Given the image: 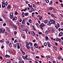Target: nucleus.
Instances as JSON below:
<instances>
[{
    "label": "nucleus",
    "instance_id": "1",
    "mask_svg": "<svg viewBox=\"0 0 63 63\" xmlns=\"http://www.w3.org/2000/svg\"><path fill=\"white\" fill-rule=\"evenodd\" d=\"M50 21H49L48 23L47 24V25L50 26L51 25V24H55V21L54 19H50Z\"/></svg>",
    "mask_w": 63,
    "mask_h": 63
},
{
    "label": "nucleus",
    "instance_id": "2",
    "mask_svg": "<svg viewBox=\"0 0 63 63\" xmlns=\"http://www.w3.org/2000/svg\"><path fill=\"white\" fill-rule=\"evenodd\" d=\"M45 26V25L44 24V23H42L39 25V27L42 30H43V27Z\"/></svg>",
    "mask_w": 63,
    "mask_h": 63
},
{
    "label": "nucleus",
    "instance_id": "3",
    "mask_svg": "<svg viewBox=\"0 0 63 63\" xmlns=\"http://www.w3.org/2000/svg\"><path fill=\"white\" fill-rule=\"evenodd\" d=\"M5 29H4L3 30V29L2 28H0V31L1 34H2H2H4V32H5Z\"/></svg>",
    "mask_w": 63,
    "mask_h": 63
},
{
    "label": "nucleus",
    "instance_id": "4",
    "mask_svg": "<svg viewBox=\"0 0 63 63\" xmlns=\"http://www.w3.org/2000/svg\"><path fill=\"white\" fill-rule=\"evenodd\" d=\"M21 36L24 39L25 38V35H24V33H22L21 34Z\"/></svg>",
    "mask_w": 63,
    "mask_h": 63
},
{
    "label": "nucleus",
    "instance_id": "5",
    "mask_svg": "<svg viewBox=\"0 0 63 63\" xmlns=\"http://www.w3.org/2000/svg\"><path fill=\"white\" fill-rule=\"evenodd\" d=\"M11 25L12 27H14V28L15 29H17V27H16V26H14L12 24H11Z\"/></svg>",
    "mask_w": 63,
    "mask_h": 63
},
{
    "label": "nucleus",
    "instance_id": "6",
    "mask_svg": "<svg viewBox=\"0 0 63 63\" xmlns=\"http://www.w3.org/2000/svg\"><path fill=\"white\" fill-rule=\"evenodd\" d=\"M47 44H48V47H51V45H50V43H49L48 42H47Z\"/></svg>",
    "mask_w": 63,
    "mask_h": 63
},
{
    "label": "nucleus",
    "instance_id": "7",
    "mask_svg": "<svg viewBox=\"0 0 63 63\" xmlns=\"http://www.w3.org/2000/svg\"><path fill=\"white\" fill-rule=\"evenodd\" d=\"M63 35V32H61L59 34V36H62Z\"/></svg>",
    "mask_w": 63,
    "mask_h": 63
},
{
    "label": "nucleus",
    "instance_id": "8",
    "mask_svg": "<svg viewBox=\"0 0 63 63\" xmlns=\"http://www.w3.org/2000/svg\"><path fill=\"white\" fill-rule=\"evenodd\" d=\"M5 57L6 58H8H8H10V56L7 55H5Z\"/></svg>",
    "mask_w": 63,
    "mask_h": 63
},
{
    "label": "nucleus",
    "instance_id": "9",
    "mask_svg": "<svg viewBox=\"0 0 63 63\" xmlns=\"http://www.w3.org/2000/svg\"><path fill=\"white\" fill-rule=\"evenodd\" d=\"M32 34L33 36H34L35 35V32H34L33 31L32 32Z\"/></svg>",
    "mask_w": 63,
    "mask_h": 63
},
{
    "label": "nucleus",
    "instance_id": "10",
    "mask_svg": "<svg viewBox=\"0 0 63 63\" xmlns=\"http://www.w3.org/2000/svg\"><path fill=\"white\" fill-rule=\"evenodd\" d=\"M52 17H54L55 18H56V17L55 16H54V15L52 14H51L50 15Z\"/></svg>",
    "mask_w": 63,
    "mask_h": 63
},
{
    "label": "nucleus",
    "instance_id": "11",
    "mask_svg": "<svg viewBox=\"0 0 63 63\" xmlns=\"http://www.w3.org/2000/svg\"><path fill=\"white\" fill-rule=\"evenodd\" d=\"M9 47H10V48L12 47V43H9Z\"/></svg>",
    "mask_w": 63,
    "mask_h": 63
},
{
    "label": "nucleus",
    "instance_id": "12",
    "mask_svg": "<svg viewBox=\"0 0 63 63\" xmlns=\"http://www.w3.org/2000/svg\"><path fill=\"white\" fill-rule=\"evenodd\" d=\"M48 9L50 11V10H52L53 9V8L52 7H49Z\"/></svg>",
    "mask_w": 63,
    "mask_h": 63
},
{
    "label": "nucleus",
    "instance_id": "13",
    "mask_svg": "<svg viewBox=\"0 0 63 63\" xmlns=\"http://www.w3.org/2000/svg\"><path fill=\"white\" fill-rule=\"evenodd\" d=\"M6 31H7V32H10V30L8 28H6Z\"/></svg>",
    "mask_w": 63,
    "mask_h": 63
},
{
    "label": "nucleus",
    "instance_id": "14",
    "mask_svg": "<svg viewBox=\"0 0 63 63\" xmlns=\"http://www.w3.org/2000/svg\"><path fill=\"white\" fill-rule=\"evenodd\" d=\"M29 15V13H25L24 14V15L25 16H28V15Z\"/></svg>",
    "mask_w": 63,
    "mask_h": 63
},
{
    "label": "nucleus",
    "instance_id": "15",
    "mask_svg": "<svg viewBox=\"0 0 63 63\" xmlns=\"http://www.w3.org/2000/svg\"><path fill=\"white\" fill-rule=\"evenodd\" d=\"M5 5L6 6V7H7V6H8V2L7 1H6L5 2Z\"/></svg>",
    "mask_w": 63,
    "mask_h": 63
},
{
    "label": "nucleus",
    "instance_id": "16",
    "mask_svg": "<svg viewBox=\"0 0 63 63\" xmlns=\"http://www.w3.org/2000/svg\"><path fill=\"white\" fill-rule=\"evenodd\" d=\"M52 3H53L52 1H51L49 3V5H51V4H52Z\"/></svg>",
    "mask_w": 63,
    "mask_h": 63
},
{
    "label": "nucleus",
    "instance_id": "17",
    "mask_svg": "<svg viewBox=\"0 0 63 63\" xmlns=\"http://www.w3.org/2000/svg\"><path fill=\"white\" fill-rule=\"evenodd\" d=\"M22 24H25V21L24 20H23L22 22Z\"/></svg>",
    "mask_w": 63,
    "mask_h": 63
},
{
    "label": "nucleus",
    "instance_id": "18",
    "mask_svg": "<svg viewBox=\"0 0 63 63\" xmlns=\"http://www.w3.org/2000/svg\"><path fill=\"white\" fill-rule=\"evenodd\" d=\"M14 15H18V12H17V11H16L15 12Z\"/></svg>",
    "mask_w": 63,
    "mask_h": 63
},
{
    "label": "nucleus",
    "instance_id": "19",
    "mask_svg": "<svg viewBox=\"0 0 63 63\" xmlns=\"http://www.w3.org/2000/svg\"><path fill=\"white\" fill-rule=\"evenodd\" d=\"M29 21L30 23H32V20L30 19L29 20Z\"/></svg>",
    "mask_w": 63,
    "mask_h": 63
},
{
    "label": "nucleus",
    "instance_id": "20",
    "mask_svg": "<svg viewBox=\"0 0 63 63\" xmlns=\"http://www.w3.org/2000/svg\"><path fill=\"white\" fill-rule=\"evenodd\" d=\"M44 46L45 47H46L47 46V43L46 42H45L44 44Z\"/></svg>",
    "mask_w": 63,
    "mask_h": 63
},
{
    "label": "nucleus",
    "instance_id": "21",
    "mask_svg": "<svg viewBox=\"0 0 63 63\" xmlns=\"http://www.w3.org/2000/svg\"><path fill=\"white\" fill-rule=\"evenodd\" d=\"M45 2L47 3H48L49 2V0H45Z\"/></svg>",
    "mask_w": 63,
    "mask_h": 63
},
{
    "label": "nucleus",
    "instance_id": "22",
    "mask_svg": "<svg viewBox=\"0 0 63 63\" xmlns=\"http://www.w3.org/2000/svg\"><path fill=\"white\" fill-rule=\"evenodd\" d=\"M2 8H5V4L2 5Z\"/></svg>",
    "mask_w": 63,
    "mask_h": 63
},
{
    "label": "nucleus",
    "instance_id": "23",
    "mask_svg": "<svg viewBox=\"0 0 63 63\" xmlns=\"http://www.w3.org/2000/svg\"><path fill=\"white\" fill-rule=\"evenodd\" d=\"M26 47H27V49H28V50L30 48V47H29V46H28L26 45Z\"/></svg>",
    "mask_w": 63,
    "mask_h": 63
},
{
    "label": "nucleus",
    "instance_id": "24",
    "mask_svg": "<svg viewBox=\"0 0 63 63\" xmlns=\"http://www.w3.org/2000/svg\"><path fill=\"white\" fill-rule=\"evenodd\" d=\"M24 31H25V32H27V33H28V32H27V31H28L27 29H24Z\"/></svg>",
    "mask_w": 63,
    "mask_h": 63
},
{
    "label": "nucleus",
    "instance_id": "25",
    "mask_svg": "<svg viewBox=\"0 0 63 63\" xmlns=\"http://www.w3.org/2000/svg\"><path fill=\"white\" fill-rule=\"evenodd\" d=\"M10 5L9 4L7 7V9H9V8H10Z\"/></svg>",
    "mask_w": 63,
    "mask_h": 63
},
{
    "label": "nucleus",
    "instance_id": "26",
    "mask_svg": "<svg viewBox=\"0 0 63 63\" xmlns=\"http://www.w3.org/2000/svg\"><path fill=\"white\" fill-rule=\"evenodd\" d=\"M2 16L3 18H4V19H6V18H7V17H6V16H5L4 15H3Z\"/></svg>",
    "mask_w": 63,
    "mask_h": 63
},
{
    "label": "nucleus",
    "instance_id": "27",
    "mask_svg": "<svg viewBox=\"0 0 63 63\" xmlns=\"http://www.w3.org/2000/svg\"><path fill=\"white\" fill-rule=\"evenodd\" d=\"M10 19H12L14 17V16H10Z\"/></svg>",
    "mask_w": 63,
    "mask_h": 63
},
{
    "label": "nucleus",
    "instance_id": "28",
    "mask_svg": "<svg viewBox=\"0 0 63 63\" xmlns=\"http://www.w3.org/2000/svg\"><path fill=\"white\" fill-rule=\"evenodd\" d=\"M48 22V20H45L44 21V22L45 23H47V22Z\"/></svg>",
    "mask_w": 63,
    "mask_h": 63
},
{
    "label": "nucleus",
    "instance_id": "29",
    "mask_svg": "<svg viewBox=\"0 0 63 63\" xmlns=\"http://www.w3.org/2000/svg\"><path fill=\"white\" fill-rule=\"evenodd\" d=\"M53 48H54L55 50H57V47H56L55 46H53Z\"/></svg>",
    "mask_w": 63,
    "mask_h": 63
},
{
    "label": "nucleus",
    "instance_id": "30",
    "mask_svg": "<svg viewBox=\"0 0 63 63\" xmlns=\"http://www.w3.org/2000/svg\"><path fill=\"white\" fill-rule=\"evenodd\" d=\"M26 45H27L26 46H29V43L28 42H26Z\"/></svg>",
    "mask_w": 63,
    "mask_h": 63
},
{
    "label": "nucleus",
    "instance_id": "31",
    "mask_svg": "<svg viewBox=\"0 0 63 63\" xmlns=\"http://www.w3.org/2000/svg\"><path fill=\"white\" fill-rule=\"evenodd\" d=\"M45 33L46 34H47V35L48 34V31H47V30L45 32Z\"/></svg>",
    "mask_w": 63,
    "mask_h": 63
},
{
    "label": "nucleus",
    "instance_id": "32",
    "mask_svg": "<svg viewBox=\"0 0 63 63\" xmlns=\"http://www.w3.org/2000/svg\"><path fill=\"white\" fill-rule=\"evenodd\" d=\"M46 57L47 58H50V55H48V56H46Z\"/></svg>",
    "mask_w": 63,
    "mask_h": 63
},
{
    "label": "nucleus",
    "instance_id": "33",
    "mask_svg": "<svg viewBox=\"0 0 63 63\" xmlns=\"http://www.w3.org/2000/svg\"><path fill=\"white\" fill-rule=\"evenodd\" d=\"M17 42V40L15 39L14 41V43H16Z\"/></svg>",
    "mask_w": 63,
    "mask_h": 63
},
{
    "label": "nucleus",
    "instance_id": "34",
    "mask_svg": "<svg viewBox=\"0 0 63 63\" xmlns=\"http://www.w3.org/2000/svg\"><path fill=\"white\" fill-rule=\"evenodd\" d=\"M22 52L23 55H25V52H24L23 51H22Z\"/></svg>",
    "mask_w": 63,
    "mask_h": 63
},
{
    "label": "nucleus",
    "instance_id": "35",
    "mask_svg": "<svg viewBox=\"0 0 63 63\" xmlns=\"http://www.w3.org/2000/svg\"><path fill=\"white\" fill-rule=\"evenodd\" d=\"M46 39L47 40H48V38L47 37V36H46Z\"/></svg>",
    "mask_w": 63,
    "mask_h": 63
},
{
    "label": "nucleus",
    "instance_id": "36",
    "mask_svg": "<svg viewBox=\"0 0 63 63\" xmlns=\"http://www.w3.org/2000/svg\"><path fill=\"white\" fill-rule=\"evenodd\" d=\"M53 10L54 13H56V10L54 9H53Z\"/></svg>",
    "mask_w": 63,
    "mask_h": 63
},
{
    "label": "nucleus",
    "instance_id": "37",
    "mask_svg": "<svg viewBox=\"0 0 63 63\" xmlns=\"http://www.w3.org/2000/svg\"><path fill=\"white\" fill-rule=\"evenodd\" d=\"M24 60H28V59L27 58V57H24Z\"/></svg>",
    "mask_w": 63,
    "mask_h": 63
},
{
    "label": "nucleus",
    "instance_id": "38",
    "mask_svg": "<svg viewBox=\"0 0 63 63\" xmlns=\"http://www.w3.org/2000/svg\"><path fill=\"white\" fill-rule=\"evenodd\" d=\"M29 43L30 45L31 46H32L33 44H32V43L31 42H30Z\"/></svg>",
    "mask_w": 63,
    "mask_h": 63
},
{
    "label": "nucleus",
    "instance_id": "39",
    "mask_svg": "<svg viewBox=\"0 0 63 63\" xmlns=\"http://www.w3.org/2000/svg\"><path fill=\"white\" fill-rule=\"evenodd\" d=\"M13 46L15 47V48H16V44H14Z\"/></svg>",
    "mask_w": 63,
    "mask_h": 63
},
{
    "label": "nucleus",
    "instance_id": "40",
    "mask_svg": "<svg viewBox=\"0 0 63 63\" xmlns=\"http://www.w3.org/2000/svg\"><path fill=\"white\" fill-rule=\"evenodd\" d=\"M17 33V32L16 31H15L14 32V34L15 35H16V34Z\"/></svg>",
    "mask_w": 63,
    "mask_h": 63
},
{
    "label": "nucleus",
    "instance_id": "41",
    "mask_svg": "<svg viewBox=\"0 0 63 63\" xmlns=\"http://www.w3.org/2000/svg\"><path fill=\"white\" fill-rule=\"evenodd\" d=\"M36 26H37V27H39V25L38 23H36Z\"/></svg>",
    "mask_w": 63,
    "mask_h": 63
},
{
    "label": "nucleus",
    "instance_id": "42",
    "mask_svg": "<svg viewBox=\"0 0 63 63\" xmlns=\"http://www.w3.org/2000/svg\"><path fill=\"white\" fill-rule=\"evenodd\" d=\"M39 19L40 20H42V16H40L39 17Z\"/></svg>",
    "mask_w": 63,
    "mask_h": 63
},
{
    "label": "nucleus",
    "instance_id": "43",
    "mask_svg": "<svg viewBox=\"0 0 63 63\" xmlns=\"http://www.w3.org/2000/svg\"><path fill=\"white\" fill-rule=\"evenodd\" d=\"M51 31L52 32H54V29H52Z\"/></svg>",
    "mask_w": 63,
    "mask_h": 63
},
{
    "label": "nucleus",
    "instance_id": "44",
    "mask_svg": "<svg viewBox=\"0 0 63 63\" xmlns=\"http://www.w3.org/2000/svg\"><path fill=\"white\" fill-rule=\"evenodd\" d=\"M2 5H3V4H5V1H3L2 2Z\"/></svg>",
    "mask_w": 63,
    "mask_h": 63
},
{
    "label": "nucleus",
    "instance_id": "45",
    "mask_svg": "<svg viewBox=\"0 0 63 63\" xmlns=\"http://www.w3.org/2000/svg\"><path fill=\"white\" fill-rule=\"evenodd\" d=\"M17 17H15V21L16 20H17Z\"/></svg>",
    "mask_w": 63,
    "mask_h": 63
},
{
    "label": "nucleus",
    "instance_id": "46",
    "mask_svg": "<svg viewBox=\"0 0 63 63\" xmlns=\"http://www.w3.org/2000/svg\"><path fill=\"white\" fill-rule=\"evenodd\" d=\"M26 10H27V8H26L23 9V11H24L25 12V11H26Z\"/></svg>",
    "mask_w": 63,
    "mask_h": 63
},
{
    "label": "nucleus",
    "instance_id": "47",
    "mask_svg": "<svg viewBox=\"0 0 63 63\" xmlns=\"http://www.w3.org/2000/svg\"><path fill=\"white\" fill-rule=\"evenodd\" d=\"M6 43L7 44H9V41H6Z\"/></svg>",
    "mask_w": 63,
    "mask_h": 63
},
{
    "label": "nucleus",
    "instance_id": "48",
    "mask_svg": "<svg viewBox=\"0 0 63 63\" xmlns=\"http://www.w3.org/2000/svg\"><path fill=\"white\" fill-rule=\"evenodd\" d=\"M11 62L10 60H8L7 63H10Z\"/></svg>",
    "mask_w": 63,
    "mask_h": 63
},
{
    "label": "nucleus",
    "instance_id": "49",
    "mask_svg": "<svg viewBox=\"0 0 63 63\" xmlns=\"http://www.w3.org/2000/svg\"><path fill=\"white\" fill-rule=\"evenodd\" d=\"M14 15V14L13 13H11L10 14V16H13V15Z\"/></svg>",
    "mask_w": 63,
    "mask_h": 63
},
{
    "label": "nucleus",
    "instance_id": "50",
    "mask_svg": "<svg viewBox=\"0 0 63 63\" xmlns=\"http://www.w3.org/2000/svg\"><path fill=\"white\" fill-rule=\"evenodd\" d=\"M59 40V38H57L56 39V41L57 42H58Z\"/></svg>",
    "mask_w": 63,
    "mask_h": 63
},
{
    "label": "nucleus",
    "instance_id": "51",
    "mask_svg": "<svg viewBox=\"0 0 63 63\" xmlns=\"http://www.w3.org/2000/svg\"><path fill=\"white\" fill-rule=\"evenodd\" d=\"M17 48H18V49H19V48H20V46H19L18 45L17 46Z\"/></svg>",
    "mask_w": 63,
    "mask_h": 63
},
{
    "label": "nucleus",
    "instance_id": "52",
    "mask_svg": "<svg viewBox=\"0 0 63 63\" xmlns=\"http://www.w3.org/2000/svg\"><path fill=\"white\" fill-rule=\"evenodd\" d=\"M57 25L58 26V27H60V25L58 23H57Z\"/></svg>",
    "mask_w": 63,
    "mask_h": 63
},
{
    "label": "nucleus",
    "instance_id": "53",
    "mask_svg": "<svg viewBox=\"0 0 63 63\" xmlns=\"http://www.w3.org/2000/svg\"><path fill=\"white\" fill-rule=\"evenodd\" d=\"M60 16H61V17H62L63 18V15H62V14H60Z\"/></svg>",
    "mask_w": 63,
    "mask_h": 63
},
{
    "label": "nucleus",
    "instance_id": "54",
    "mask_svg": "<svg viewBox=\"0 0 63 63\" xmlns=\"http://www.w3.org/2000/svg\"><path fill=\"white\" fill-rule=\"evenodd\" d=\"M27 24L28 25V26L30 25V24L28 22H27Z\"/></svg>",
    "mask_w": 63,
    "mask_h": 63
},
{
    "label": "nucleus",
    "instance_id": "55",
    "mask_svg": "<svg viewBox=\"0 0 63 63\" xmlns=\"http://www.w3.org/2000/svg\"><path fill=\"white\" fill-rule=\"evenodd\" d=\"M33 6L34 8H35L36 6L35 5V4H33Z\"/></svg>",
    "mask_w": 63,
    "mask_h": 63
},
{
    "label": "nucleus",
    "instance_id": "56",
    "mask_svg": "<svg viewBox=\"0 0 63 63\" xmlns=\"http://www.w3.org/2000/svg\"><path fill=\"white\" fill-rule=\"evenodd\" d=\"M32 51H34V49H33V47H32Z\"/></svg>",
    "mask_w": 63,
    "mask_h": 63
},
{
    "label": "nucleus",
    "instance_id": "57",
    "mask_svg": "<svg viewBox=\"0 0 63 63\" xmlns=\"http://www.w3.org/2000/svg\"><path fill=\"white\" fill-rule=\"evenodd\" d=\"M29 12H30V13H32V12H33V11H32V10H30L29 11Z\"/></svg>",
    "mask_w": 63,
    "mask_h": 63
},
{
    "label": "nucleus",
    "instance_id": "58",
    "mask_svg": "<svg viewBox=\"0 0 63 63\" xmlns=\"http://www.w3.org/2000/svg\"><path fill=\"white\" fill-rule=\"evenodd\" d=\"M59 43H61V39L59 38Z\"/></svg>",
    "mask_w": 63,
    "mask_h": 63
},
{
    "label": "nucleus",
    "instance_id": "59",
    "mask_svg": "<svg viewBox=\"0 0 63 63\" xmlns=\"http://www.w3.org/2000/svg\"><path fill=\"white\" fill-rule=\"evenodd\" d=\"M22 21V19L21 18L20 19V20H19V22H21Z\"/></svg>",
    "mask_w": 63,
    "mask_h": 63
},
{
    "label": "nucleus",
    "instance_id": "60",
    "mask_svg": "<svg viewBox=\"0 0 63 63\" xmlns=\"http://www.w3.org/2000/svg\"><path fill=\"white\" fill-rule=\"evenodd\" d=\"M6 25V24L4 23L3 24V26H5Z\"/></svg>",
    "mask_w": 63,
    "mask_h": 63
},
{
    "label": "nucleus",
    "instance_id": "61",
    "mask_svg": "<svg viewBox=\"0 0 63 63\" xmlns=\"http://www.w3.org/2000/svg\"><path fill=\"white\" fill-rule=\"evenodd\" d=\"M32 11H35V10H34V8H32Z\"/></svg>",
    "mask_w": 63,
    "mask_h": 63
},
{
    "label": "nucleus",
    "instance_id": "62",
    "mask_svg": "<svg viewBox=\"0 0 63 63\" xmlns=\"http://www.w3.org/2000/svg\"><path fill=\"white\" fill-rule=\"evenodd\" d=\"M56 28V29H58V26H56L55 27Z\"/></svg>",
    "mask_w": 63,
    "mask_h": 63
},
{
    "label": "nucleus",
    "instance_id": "63",
    "mask_svg": "<svg viewBox=\"0 0 63 63\" xmlns=\"http://www.w3.org/2000/svg\"><path fill=\"white\" fill-rule=\"evenodd\" d=\"M9 51L10 53H12V51L11 50H10Z\"/></svg>",
    "mask_w": 63,
    "mask_h": 63
},
{
    "label": "nucleus",
    "instance_id": "64",
    "mask_svg": "<svg viewBox=\"0 0 63 63\" xmlns=\"http://www.w3.org/2000/svg\"><path fill=\"white\" fill-rule=\"evenodd\" d=\"M61 5L62 7H63V4L62 3H61Z\"/></svg>",
    "mask_w": 63,
    "mask_h": 63
}]
</instances>
